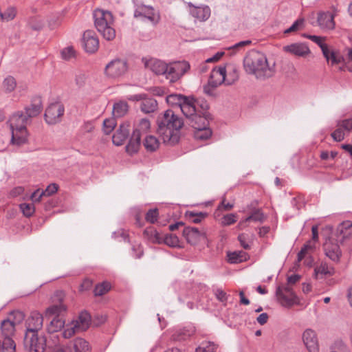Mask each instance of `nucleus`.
Instances as JSON below:
<instances>
[{
    "instance_id": "1",
    "label": "nucleus",
    "mask_w": 352,
    "mask_h": 352,
    "mask_svg": "<svg viewBox=\"0 0 352 352\" xmlns=\"http://www.w3.org/2000/svg\"><path fill=\"white\" fill-rule=\"evenodd\" d=\"M157 133L163 142L168 146H174L180 139V129L185 125L183 120L171 109L166 110L157 120Z\"/></svg>"
},
{
    "instance_id": "2",
    "label": "nucleus",
    "mask_w": 352,
    "mask_h": 352,
    "mask_svg": "<svg viewBox=\"0 0 352 352\" xmlns=\"http://www.w3.org/2000/svg\"><path fill=\"white\" fill-rule=\"evenodd\" d=\"M43 316L38 311L31 312L26 320V331L24 336V347L29 352H44L46 347V338L38 336V331L42 328Z\"/></svg>"
},
{
    "instance_id": "3",
    "label": "nucleus",
    "mask_w": 352,
    "mask_h": 352,
    "mask_svg": "<svg viewBox=\"0 0 352 352\" xmlns=\"http://www.w3.org/2000/svg\"><path fill=\"white\" fill-rule=\"evenodd\" d=\"M247 73L254 74L258 79H265L273 76L274 72L269 67L265 56L258 51H251L243 60Z\"/></svg>"
},
{
    "instance_id": "4",
    "label": "nucleus",
    "mask_w": 352,
    "mask_h": 352,
    "mask_svg": "<svg viewBox=\"0 0 352 352\" xmlns=\"http://www.w3.org/2000/svg\"><path fill=\"white\" fill-rule=\"evenodd\" d=\"M28 119L26 114L22 111H17L10 117L8 122L12 131V144L20 145L25 142Z\"/></svg>"
},
{
    "instance_id": "5",
    "label": "nucleus",
    "mask_w": 352,
    "mask_h": 352,
    "mask_svg": "<svg viewBox=\"0 0 352 352\" xmlns=\"http://www.w3.org/2000/svg\"><path fill=\"white\" fill-rule=\"evenodd\" d=\"M94 24L97 30L107 41H112L116 37V31L111 27L113 21L111 12L103 10H96L94 12Z\"/></svg>"
},
{
    "instance_id": "6",
    "label": "nucleus",
    "mask_w": 352,
    "mask_h": 352,
    "mask_svg": "<svg viewBox=\"0 0 352 352\" xmlns=\"http://www.w3.org/2000/svg\"><path fill=\"white\" fill-rule=\"evenodd\" d=\"M192 111L186 112L184 115L186 118L185 122L194 129L209 126V121L212 120L211 114H201L196 112V109L192 107Z\"/></svg>"
},
{
    "instance_id": "7",
    "label": "nucleus",
    "mask_w": 352,
    "mask_h": 352,
    "mask_svg": "<svg viewBox=\"0 0 352 352\" xmlns=\"http://www.w3.org/2000/svg\"><path fill=\"white\" fill-rule=\"evenodd\" d=\"M64 105L59 102L50 104L45 110V120L49 124H56L61 120V118L64 115Z\"/></svg>"
},
{
    "instance_id": "8",
    "label": "nucleus",
    "mask_w": 352,
    "mask_h": 352,
    "mask_svg": "<svg viewBox=\"0 0 352 352\" xmlns=\"http://www.w3.org/2000/svg\"><path fill=\"white\" fill-rule=\"evenodd\" d=\"M276 294L278 300L284 307L292 306L297 299L292 286L288 284L284 286H278L276 289Z\"/></svg>"
},
{
    "instance_id": "9",
    "label": "nucleus",
    "mask_w": 352,
    "mask_h": 352,
    "mask_svg": "<svg viewBox=\"0 0 352 352\" xmlns=\"http://www.w3.org/2000/svg\"><path fill=\"white\" fill-rule=\"evenodd\" d=\"M65 293L63 291H56L52 298L53 305L46 310L47 315L60 317L62 313L66 311L67 307L63 303Z\"/></svg>"
},
{
    "instance_id": "10",
    "label": "nucleus",
    "mask_w": 352,
    "mask_h": 352,
    "mask_svg": "<svg viewBox=\"0 0 352 352\" xmlns=\"http://www.w3.org/2000/svg\"><path fill=\"white\" fill-rule=\"evenodd\" d=\"M127 69V62L125 60L117 58L106 65L104 72L109 77L114 78L124 75Z\"/></svg>"
},
{
    "instance_id": "11",
    "label": "nucleus",
    "mask_w": 352,
    "mask_h": 352,
    "mask_svg": "<svg viewBox=\"0 0 352 352\" xmlns=\"http://www.w3.org/2000/svg\"><path fill=\"white\" fill-rule=\"evenodd\" d=\"M191 96H185L182 94H170L166 97V102L172 106H177L184 114L186 112L192 111L191 103Z\"/></svg>"
},
{
    "instance_id": "12",
    "label": "nucleus",
    "mask_w": 352,
    "mask_h": 352,
    "mask_svg": "<svg viewBox=\"0 0 352 352\" xmlns=\"http://www.w3.org/2000/svg\"><path fill=\"white\" fill-rule=\"evenodd\" d=\"M135 18H146L153 24L156 25L160 20V16L155 12L153 8L145 5H140L137 7L134 11Z\"/></svg>"
},
{
    "instance_id": "13",
    "label": "nucleus",
    "mask_w": 352,
    "mask_h": 352,
    "mask_svg": "<svg viewBox=\"0 0 352 352\" xmlns=\"http://www.w3.org/2000/svg\"><path fill=\"white\" fill-rule=\"evenodd\" d=\"M336 241L342 245H345L348 239L352 236V222L345 221L340 223L336 232Z\"/></svg>"
},
{
    "instance_id": "14",
    "label": "nucleus",
    "mask_w": 352,
    "mask_h": 352,
    "mask_svg": "<svg viewBox=\"0 0 352 352\" xmlns=\"http://www.w3.org/2000/svg\"><path fill=\"white\" fill-rule=\"evenodd\" d=\"M82 43L85 50L88 53H94L99 47V41L93 30H87L82 36Z\"/></svg>"
},
{
    "instance_id": "15",
    "label": "nucleus",
    "mask_w": 352,
    "mask_h": 352,
    "mask_svg": "<svg viewBox=\"0 0 352 352\" xmlns=\"http://www.w3.org/2000/svg\"><path fill=\"white\" fill-rule=\"evenodd\" d=\"M302 341L309 352H319L318 337L314 330L306 329L302 333Z\"/></svg>"
},
{
    "instance_id": "16",
    "label": "nucleus",
    "mask_w": 352,
    "mask_h": 352,
    "mask_svg": "<svg viewBox=\"0 0 352 352\" xmlns=\"http://www.w3.org/2000/svg\"><path fill=\"white\" fill-rule=\"evenodd\" d=\"M183 236L188 243L193 245L206 238L204 232H200L198 228L194 227L185 228L183 230Z\"/></svg>"
},
{
    "instance_id": "17",
    "label": "nucleus",
    "mask_w": 352,
    "mask_h": 352,
    "mask_svg": "<svg viewBox=\"0 0 352 352\" xmlns=\"http://www.w3.org/2000/svg\"><path fill=\"white\" fill-rule=\"evenodd\" d=\"M283 51L296 56L305 57L311 53L307 44L295 43L283 47Z\"/></svg>"
},
{
    "instance_id": "18",
    "label": "nucleus",
    "mask_w": 352,
    "mask_h": 352,
    "mask_svg": "<svg viewBox=\"0 0 352 352\" xmlns=\"http://www.w3.org/2000/svg\"><path fill=\"white\" fill-rule=\"evenodd\" d=\"M324 251L327 256L335 262H338L341 256V250L337 243L329 239L323 245Z\"/></svg>"
},
{
    "instance_id": "19",
    "label": "nucleus",
    "mask_w": 352,
    "mask_h": 352,
    "mask_svg": "<svg viewBox=\"0 0 352 352\" xmlns=\"http://www.w3.org/2000/svg\"><path fill=\"white\" fill-rule=\"evenodd\" d=\"M130 132V124L128 122L122 123L112 137V142L116 146H121L127 139Z\"/></svg>"
},
{
    "instance_id": "20",
    "label": "nucleus",
    "mask_w": 352,
    "mask_h": 352,
    "mask_svg": "<svg viewBox=\"0 0 352 352\" xmlns=\"http://www.w3.org/2000/svg\"><path fill=\"white\" fill-rule=\"evenodd\" d=\"M322 54L330 66H335L344 62V58L338 51L331 50L328 47H322Z\"/></svg>"
},
{
    "instance_id": "21",
    "label": "nucleus",
    "mask_w": 352,
    "mask_h": 352,
    "mask_svg": "<svg viewBox=\"0 0 352 352\" xmlns=\"http://www.w3.org/2000/svg\"><path fill=\"white\" fill-rule=\"evenodd\" d=\"M190 14L199 21H206L210 16V9L208 6H195L192 3L188 4Z\"/></svg>"
},
{
    "instance_id": "22",
    "label": "nucleus",
    "mask_w": 352,
    "mask_h": 352,
    "mask_svg": "<svg viewBox=\"0 0 352 352\" xmlns=\"http://www.w3.org/2000/svg\"><path fill=\"white\" fill-rule=\"evenodd\" d=\"M145 67L151 70L156 75H164L167 69V64L157 59L151 58L144 62Z\"/></svg>"
},
{
    "instance_id": "23",
    "label": "nucleus",
    "mask_w": 352,
    "mask_h": 352,
    "mask_svg": "<svg viewBox=\"0 0 352 352\" xmlns=\"http://www.w3.org/2000/svg\"><path fill=\"white\" fill-rule=\"evenodd\" d=\"M141 133L140 130H133L128 144L126 146V151L130 155L136 153L141 144Z\"/></svg>"
},
{
    "instance_id": "24",
    "label": "nucleus",
    "mask_w": 352,
    "mask_h": 352,
    "mask_svg": "<svg viewBox=\"0 0 352 352\" xmlns=\"http://www.w3.org/2000/svg\"><path fill=\"white\" fill-rule=\"evenodd\" d=\"M69 352H90L91 348L88 342L81 338H76L70 342Z\"/></svg>"
},
{
    "instance_id": "25",
    "label": "nucleus",
    "mask_w": 352,
    "mask_h": 352,
    "mask_svg": "<svg viewBox=\"0 0 352 352\" xmlns=\"http://www.w3.org/2000/svg\"><path fill=\"white\" fill-rule=\"evenodd\" d=\"M90 322V314L87 311H84L80 314L74 325L78 331H85L89 328Z\"/></svg>"
},
{
    "instance_id": "26",
    "label": "nucleus",
    "mask_w": 352,
    "mask_h": 352,
    "mask_svg": "<svg viewBox=\"0 0 352 352\" xmlns=\"http://www.w3.org/2000/svg\"><path fill=\"white\" fill-rule=\"evenodd\" d=\"M334 16L330 12L319 13L318 16V23L322 28L333 29L334 28Z\"/></svg>"
},
{
    "instance_id": "27",
    "label": "nucleus",
    "mask_w": 352,
    "mask_h": 352,
    "mask_svg": "<svg viewBox=\"0 0 352 352\" xmlns=\"http://www.w3.org/2000/svg\"><path fill=\"white\" fill-rule=\"evenodd\" d=\"M191 106L196 109V112L201 114H210L208 111L209 109V104L203 98H195L191 96Z\"/></svg>"
},
{
    "instance_id": "28",
    "label": "nucleus",
    "mask_w": 352,
    "mask_h": 352,
    "mask_svg": "<svg viewBox=\"0 0 352 352\" xmlns=\"http://www.w3.org/2000/svg\"><path fill=\"white\" fill-rule=\"evenodd\" d=\"M42 109V103L40 98L35 99L30 107L25 108V114L30 118L38 116Z\"/></svg>"
},
{
    "instance_id": "29",
    "label": "nucleus",
    "mask_w": 352,
    "mask_h": 352,
    "mask_svg": "<svg viewBox=\"0 0 352 352\" xmlns=\"http://www.w3.org/2000/svg\"><path fill=\"white\" fill-rule=\"evenodd\" d=\"M144 238L153 243H162V236L153 228H146L143 232Z\"/></svg>"
},
{
    "instance_id": "30",
    "label": "nucleus",
    "mask_w": 352,
    "mask_h": 352,
    "mask_svg": "<svg viewBox=\"0 0 352 352\" xmlns=\"http://www.w3.org/2000/svg\"><path fill=\"white\" fill-rule=\"evenodd\" d=\"M157 107V102L154 98H145L140 103V109L145 113L154 112Z\"/></svg>"
},
{
    "instance_id": "31",
    "label": "nucleus",
    "mask_w": 352,
    "mask_h": 352,
    "mask_svg": "<svg viewBox=\"0 0 352 352\" xmlns=\"http://www.w3.org/2000/svg\"><path fill=\"white\" fill-rule=\"evenodd\" d=\"M15 323L10 319L4 320L1 324V333L3 337H11L14 332Z\"/></svg>"
},
{
    "instance_id": "32",
    "label": "nucleus",
    "mask_w": 352,
    "mask_h": 352,
    "mask_svg": "<svg viewBox=\"0 0 352 352\" xmlns=\"http://www.w3.org/2000/svg\"><path fill=\"white\" fill-rule=\"evenodd\" d=\"M143 144L147 151L154 152L158 148L160 142L155 136L148 135L144 139Z\"/></svg>"
},
{
    "instance_id": "33",
    "label": "nucleus",
    "mask_w": 352,
    "mask_h": 352,
    "mask_svg": "<svg viewBox=\"0 0 352 352\" xmlns=\"http://www.w3.org/2000/svg\"><path fill=\"white\" fill-rule=\"evenodd\" d=\"M65 324V321L60 317H54L50 324L47 326V331L49 333H53L59 331Z\"/></svg>"
},
{
    "instance_id": "34",
    "label": "nucleus",
    "mask_w": 352,
    "mask_h": 352,
    "mask_svg": "<svg viewBox=\"0 0 352 352\" xmlns=\"http://www.w3.org/2000/svg\"><path fill=\"white\" fill-rule=\"evenodd\" d=\"M250 222L263 223L265 220V217L261 209L254 208L250 214L247 217Z\"/></svg>"
},
{
    "instance_id": "35",
    "label": "nucleus",
    "mask_w": 352,
    "mask_h": 352,
    "mask_svg": "<svg viewBox=\"0 0 352 352\" xmlns=\"http://www.w3.org/2000/svg\"><path fill=\"white\" fill-rule=\"evenodd\" d=\"M128 111V104L124 102L116 103L113 108V114L114 117L121 118L126 114Z\"/></svg>"
},
{
    "instance_id": "36",
    "label": "nucleus",
    "mask_w": 352,
    "mask_h": 352,
    "mask_svg": "<svg viewBox=\"0 0 352 352\" xmlns=\"http://www.w3.org/2000/svg\"><path fill=\"white\" fill-rule=\"evenodd\" d=\"M211 135L212 130L208 126H206L204 129H195L194 137L197 140H206L210 138Z\"/></svg>"
},
{
    "instance_id": "37",
    "label": "nucleus",
    "mask_w": 352,
    "mask_h": 352,
    "mask_svg": "<svg viewBox=\"0 0 352 352\" xmlns=\"http://www.w3.org/2000/svg\"><path fill=\"white\" fill-rule=\"evenodd\" d=\"M170 64L174 67L175 72H177L180 77L186 74L190 69V64L186 61H178Z\"/></svg>"
},
{
    "instance_id": "38",
    "label": "nucleus",
    "mask_w": 352,
    "mask_h": 352,
    "mask_svg": "<svg viewBox=\"0 0 352 352\" xmlns=\"http://www.w3.org/2000/svg\"><path fill=\"white\" fill-rule=\"evenodd\" d=\"M335 273V270L333 267L329 266L327 263H321V265L315 269L316 276L319 274L324 276H332Z\"/></svg>"
},
{
    "instance_id": "39",
    "label": "nucleus",
    "mask_w": 352,
    "mask_h": 352,
    "mask_svg": "<svg viewBox=\"0 0 352 352\" xmlns=\"http://www.w3.org/2000/svg\"><path fill=\"white\" fill-rule=\"evenodd\" d=\"M3 352H15L16 344L11 337H4L3 341H1V346Z\"/></svg>"
},
{
    "instance_id": "40",
    "label": "nucleus",
    "mask_w": 352,
    "mask_h": 352,
    "mask_svg": "<svg viewBox=\"0 0 352 352\" xmlns=\"http://www.w3.org/2000/svg\"><path fill=\"white\" fill-rule=\"evenodd\" d=\"M195 333L193 329H184L173 335V339L176 341L185 340L190 337Z\"/></svg>"
},
{
    "instance_id": "41",
    "label": "nucleus",
    "mask_w": 352,
    "mask_h": 352,
    "mask_svg": "<svg viewBox=\"0 0 352 352\" xmlns=\"http://www.w3.org/2000/svg\"><path fill=\"white\" fill-rule=\"evenodd\" d=\"M111 289L109 283L104 281L96 285L94 293L96 296H101L107 293Z\"/></svg>"
},
{
    "instance_id": "42",
    "label": "nucleus",
    "mask_w": 352,
    "mask_h": 352,
    "mask_svg": "<svg viewBox=\"0 0 352 352\" xmlns=\"http://www.w3.org/2000/svg\"><path fill=\"white\" fill-rule=\"evenodd\" d=\"M186 217H188L192 223H199L207 217V213L188 211L186 212Z\"/></svg>"
},
{
    "instance_id": "43",
    "label": "nucleus",
    "mask_w": 352,
    "mask_h": 352,
    "mask_svg": "<svg viewBox=\"0 0 352 352\" xmlns=\"http://www.w3.org/2000/svg\"><path fill=\"white\" fill-rule=\"evenodd\" d=\"M164 76L166 79L169 80L170 82H175L181 78L179 74L175 72L174 67L171 64L167 65V69Z\"/></svg>"
},
{
    "instance_id": "44",
    "label": "nucleus",
    "mask_w": 352,
    "mask_h": 352,
    "mask_svg": "<svg viewBox=\"0 0 352 352\" xmlns=\"http://www.w3.org/2000/svg\"><path fill=\"white\" fill-rule=\"evenodd\" d=\"M245 253L244 252H234L228 253V261L231 263H241L244 260Z\"/></svg>"
},
{
    "instance_id": "45",
    "label": "nucleus",
    "mask_w": 352,
    "mask_h": 352,
    "mask_svg": "<svg viewBox=\"0 0 352 352\" xmlns=\"http://www.w3.org/2000/svg\"><path fill=\"white\" fill-rule=\"evenodd\" d=\"M162 243L170 247H177L179 246V238L175 234H167L162 236Z\"/></svg>"
},
{
    "instance_id": "46",
    "label": "nucleus",
    "mask_w": 352,
    "mask_h": 352,
    "mask_svg": "<svg viewBox=\"0 0 352 352\" xmlns=\"http://www.w3.org/2000/svg\"><path fill=\"white\" fill-rule=\"evenodd\" d=\"M16 10L13 7L8 8L4 12H0V20L4 21H9L16 16Z\"/></svg>"
},
{
    "instance_id": "47",
    "label": "nucleus",
    "mask_w": 352,
    "mask_h": 352,
    "mask_svg": "<svg viewBox=\"0 0 352 352\" xmlns=\"http://www.w3.org/2000/svg\"><path fill=\"white\" fill-rule=\"evenodd\" d=\"M116 126L114 118L106 119L103 122V131L106 135L110 134Z\"/></svg>"
},
{
    "instance_id": "48",
    "label": "nucleus",
    "mask_w": 352,
    "mask_h": 352,
    "mask_svg": "<svg viewBox=\"0 0 352 352\" xmlns=\"http://www.w3.org/2000/svg\"><path fill=\"white\" fill-rule=\"evenodd\" d=\"M20 208L24 216L27 217H31L35 211V208L33 204H21Z\"/></svg>"
},
{
    "instance_id": "49",
    "label": "nucleus",
    "mask_w": 352,
    "mask_h": 352,
    "mask_svg": "<svg viewBox=\"0 0 352 352\" xmlns=\"http://www.w3.org/2000/svg\"><path fill=\"white\" fill-rule=\"evenodd\" d=\"M3 84V87L8 92H11L14 91L16 86V80L12 76H8L6 78H5Z\"/></svg>"
},
{
    "instance_id": "50",
    "label": "nucleus",
    "mask_w": 352,
    "mask_h": 352,
    "mask_svg": "<svg viewBox=\"0 0 352 352\" xmlns=\"http://www.w3.org/2000/svg\"><path fill=\"white\" fill-rule=\"evenodd\" d=\"M217 349V346L212 342L203 343L201 346L196 349V352H214Z\"/></svg>"
},
{
    "instance_id": "51",
    "label": "nucleus",
    "mask_w": 352,
    "mask_h": 352,
    "mask_svg": "<svg viewBox=\"0 0 352 352\" xmlns=\"http://www.w3.org/2000/svg\"><path fill=\"white\" fill-rule=\"evenodd\" d=\"M337 126L342 128L344 131H351L352 130V118L338 121Z\"/></svg>"
},
{
    "instance_id": "52",
    "label": "nucleus",
    "mask_w": 352,
    "mask_h": 352,
    "mask_svg": "<svg viewBox=\"0 0 352 352\" xmlns=\"http://www.w3.org/2000/svg\"><path fill=\"white\" fill-rule=\"evenodd\" d=\"M61 56L65 60H69L75 57V50L73 47L69 46L61 51Z\"/></svg>"
},
{
    "instance_id": "53",
    "label": "nucleus",
    "mask_w": 352,
    "mask_h": 352,
    "mask_svg": "<svg viewBox=\"0 0 352 352\" xmlns=\"http://www.w3.org/2000/svg\"><path fill=\"white\" fill-rule=\"evenodd\" d=\"M58 189V186L56 184H50L45 190H42L39 194L40 197H43L44 196H50L57 192Z\"/></svg>"
},
{
    "instance_id": "54",
    "label": "nucleus",
    "mask_w": 352,
    "mask_h": 352,
    "mask_svg": "<svg viewBox=\"0 0 352 352\" xmlns=\"http://www.w3.org/2000/svg\"><path fill=\"white\" fill-rule=\"evenodd\" d=\"M158 214V210L157 208L151 209L146 212L145 219L151 223H154L157 219Z\"/></svg>"
},
{
    "instance_id": "55",
    "label": "nucleus",
    "mask_w": 352,
    "mask_h": 352,
    "mask_svg": "<svg viewBox=\"0 0 352 352\" xmlns=\"http://www.w3.org/2000/svg\"><path fill=\"white\" fill-rule=\"evenodd\" d=\"M331 138L335 142H340L342 141L345 138V133L340 127H338L331 134Z\"/></svg>"
},
{
    "instance_id": "56",
    "label": "nucleus",
    "mask_w": 352,
    "mask_h": 352,
    "mask_svg": "<svg viewBox=\"0 0 352 352\" xmlns=\"http://www.w3.org/2000/svg\"><path fill=\"white\" fill-rule=\"evenodd\" d=\"M151 127V123L148 120L143 118L140 120L139 125L135 130H140V133H147Z\"/></svg>"
},
{
    "instance_id": "57",
    "label": "nucleus",
    "mask_w": 352,
    "mask_h": 352,
    "mask_svg": "<svg viewBox=\"0 0 352 352\" xmlns=\"http://www.w3.org/2000/svg\"><path fill=\"white\" fill-rule=\"evenodd\" d=\"M236 221V217L235 214L231 213L224 215L223 217L222 223L224 226H230Z\"/></svg>"
},
{
    "instance_id": "58",
    "label": "nucleus",
    "mask_w": 352,
    "mask_h": 352,
    "mask_svg": "<svg viewBox=\"0 0 352 352\" xmlns=\"http://www.w3.org/2000/svg\"><path fill=\"white\" fill-rule=\"evenodd\" d=\"M303 19H299L296 20L290 28H287L284 31V33L289 34L291 32H296L298 30L299 26L303 24Z\"/></svg>"
},
{
    "instance_id": "59",
    "label": "nucleus",
    "mask_w": 352,
    "mask_h": 352,
    "mask_svg": "<svg viewBox=\"0 0 352 352\" xmlns=\"http://www.w3.org/2000/svg\"><path fill=\"white\" fill-rule=\"evenodd\" d=\"M305 37L308 38L309 39L311 40L316 44H318L320 47L321 48V50L322 51L323 47H328V45L322 42V38L316 35H305Z\"/></svg>"
},
{
    "instance_id": "60",
    "label": "nucleus",
    "mask_w": 352,
    "mask_h": 352,
    "mask_svg": "<svg viewBox=\"0 0 352 352\" xmlns=\"http://www.w3.org/2000/svg\"><path fill=\"white\" fill-rule=\"evenodd\" d=\"M215 296L220 302L226 305V302L228 300V295L224 291L221 289H217L215 291Z\"/></svg>"
},
{
    "instance_id": "61",
    "label": "nucleus",
    "mask_w": 352,
    "mask_h": 352,
    "mask_svg": "<svg viewBox=\"0 0 352 352\" xmlns=\"http://www.w3.org/2000/svg\"><path fill=\"white\" fill-rule=\"evenodd\" d=\"M92 285H93V282L91 279L87 278H85L82 280V283H81V285H80V292L88 291L91 289V287H92Z\"/></svg>"
},
{
    "instance_id": "62",
    "label": "nucleus",
    "mask_w": 352,
    "mask_h": 352,
    "mask_svg": "<svg viewBox=\"0 0 352 352\" xmlns=\"http://www.w3.org/2000/svg\"><path fill=\"white\" fill-rule=\"evenodd\" d=\"M30 25L34 30H40L43 28L44 23L41 21H37L36 19H32L30 22Z\"/></svg>"
},
{
    "instance_id": "63",
    "label": "nucleus",
    "mask_w": 352,
    "mask_h": 352,
    "mask_svg": "<svg viewBox=\"0 0 352 352\" xmlns=\"http://www.w3.org/2000/svg\"><path fill=\"white\" fill-rule=\"evenodd\" d=\"M12 315L14 320L13 322L15 323V325L16 324H19L24 319L25 317L24 314L20 311H13Z\"/></svg>"
},
{
    "instance_id": "64",
    "label": "nucleus",
    "mask_w": 352,
    "mask_h": 352,
    "mask_svg": "<svg viewBox=\"0 0 352 352\" xmlns=\"http://www.w3.org/2000/svg\"><path fill=\"white\" fill-rule=\"evenodd\" d=\"M238 240L239 241L241 246L245 249V250H249L250 249V245L246 242V240H247V236L244 233H242V234H240L239 236H238Z\"/></svg>"
}]
</instances>
